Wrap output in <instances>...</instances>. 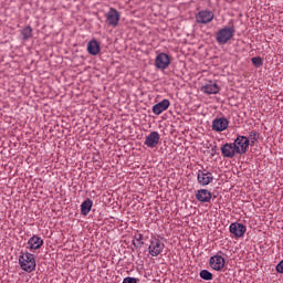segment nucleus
I'll return each mask as SVG.
<instances>
[{"instance_id": "obj_1", "label": "nucleus", "mask_w": 283, "mask_h": 283, "mask_svg": "<svg viewBox=\"0 0 283 283\" xmlns=\"http://www.w3.org/2000/svg\"><path fill=\"white\" fill-rule=\"evenodd\" d=\"M19 264L20 269L27 273H32V271L36 270V259L34 258V254L28 251L20 252Z\"/></svg>"}, {"instance_id": "obj_2", "label": "nucleus", "mask_w": 283, "mask_h": 283, "mask_svg": "<svg viewBox=\"0 0 283 283\" xmlns=\"http://www.w3.org/2000/svg\"><path fill=\"white\" fill-rule=\"evenodd\" d=\"M216 41L219 45H227L228 42L235 36V28L234 27H223L219 31L216 32Z\"/></svg>"}, {"instance_id": "obj_3", "label": "nucleus", "mask_w": 283, "mask_h": 283, "mask_svg": "<svg viewBox=\"0 0 283 283\" xmlns=\"http://www.w3.org/2000/svg\"><path fill=\"white\" fill-rule=\"evenodd\" d=\"M165 251V242L160 237H151L148 244V253L151 258H158Z\"/></svg>"}, {"instance_id": "obj_4", "label": "nucleus", "mask_w": 283, "mask_h": 283, "mask_svg": "<svg viewBox=\"0 0 283 283\" xmlns=\"http://www.w3.org/2000/svg\"><path fill=\"white\" fill-rule=\"evenodd\" d=\"M234 149H237V154L240 156L247 154V150L249 149V138L247 136L239 135L234 139Z\"/></svg>"}, {"instance_id": "obj_5", "label": "nucleus", "mask_w": 283, "mask_h": 283, "mask_svg": "<svg viewBox=\"0 0 283 283\" xmlns=\"http://www.w3.org/2000/svg\"><path fill=\"white\" fill-rule=\"evenodd\" d=\"M213 17L214 14L212 13V11L201 10L196 14L195 19L196 23H198L199 25H207V23H211L213 21Z\"/></svg>"}, {"instance_id": "obj_6", "label": "nucleus", "mask_w": 283, "mask_h": 283, "mask_svg": "<svg viewBox=\"0 0 283 283\" xmlns=\"http://www.w3.org/2000/svg\"><path fill=\"white\" fill-rule=\"evenodd\" d=\"M197 180L201 187H207V185H211V182H213V174L207 169L198 170Z\"/></svg>"}, {"instance_id": "obj_7", "label": "nucleus", "mask_w": 283, "mask_h": 283, "mask_svg": "<svg viewBox=\"0 0 283 283\" xmlns=\"http://www.w3.org/2000/svg\"><path fill=\"white\" fill-rule=\"evenodd\" d=\"M229 127V119L227 117H217L212 120V132L222 133Z\"/></svg>"}, {"instance_id": "obj_8", "label": "nucleus", "mask_w": 283, "mask_h": 283, "mask_svg": "<svg viewBox=\"0 0 283 283\" xmlns=\"http://www.w3.org/2000/svg\"><path fill=\"white\" fill-rule=\"evenodd\" d=\"M224 264H227V260L220 254H214L209 260V266L213 271H222L224 269Z\"/></svg>"}, {"instance_id": "obj_9", "label": "nucleus", "mask_w": 283, "mask_h": 283, "mask_svg": "<svg viewBox=\"0 0 283 283\" xmlns=\"http://www.w3.org/2000/svg\"><path fill=\"white\" fill-rule=\"evenodd\" d=\"M171 64V60L167 53H159L155 59V66L157 70H167Z\"/></svg>"}, {"instance_id": "obj_10", "label": "nucleus", "mask_w": 283, "mask_h": 283, "mask_svg": "<svg viewBox=\"0 0 283 283\" xmlns=\"http://www.w3.org/2000/svg\"><path fill=\"white\" fill-rule=\"evenodd\" d=\"M229 231L234 235V238H243L247 233V226L240 222H233L230 224Z\"/></svg>"}, {"instance_id": "obj_11", "label": "nucleus", "mask_w": 283, "mask_h": 283, "mask_svg": "<svg viewBox=\"0 0 283 283\" xmlns=\"http://www.w3.org/2000/svg\"><path fill=\"white\" fill-rule=\"evenodd\" d=\"M158 143H160V134L158 132H151L146 136L144 145L149 147V149H154V147H158Z\"/></svg>"}, {"instance_id": "obj_12", "label": "nucleus", "mask_w": 283, "mask_h": 283, "mask_svg": "<svg viewBox=\"0 0 283 283\" xmlns=\"http://www.w3.org/2000/svg\"><path fill=\"white\" fill-rule=\"evenodd\" d=\"M106 21L108 25H113L116 28L118 25V21H120V13L116 9H111L106 14Z\"/></svg>"}, {"instance_id": "obj_13", "label": "nucleus", "mask_w": 283, "mask_h": 283, "mask_svg": "<svg viewBox=\"0 0 283 283\" xmlns=\"http://www.w3.org/2000/svg\"><path fill=\"white\" fill-rule=\"evenodd\" d=\"M169 105H171L169 99L167 98L163 99L161 102L153 106V114H155L156 116H160L163 112H167V109H169Z\"/></svg>"}, {"instance_id": "obj_14", "label": "nucleus", "mask_w": 283, "mask_h": 283, "mask_svg": "<svg viewBox=\"0 0 283 283\" xmlns=\"http://www.w3.org/2000/svg\"><path fill=\"white\" fill-rule=\"evenodd\" d=\"M221 154L223 158H233L235 154H238V150L235 149L234 144H224L221 146Z\"/></svg>"}, {"instance_id": "obj_15", "label": "nucleus", "mask_w": 283, "mask_h": 283, "mask_svg": "<svg viewBox=\"0 0 283 283\" xmlns=\"http://www.w3.org/2000/svg\"><path fill=\"white\" fill-rule=\"evenodd\" d=\"M201 92H203V94H218L220 86H218V83L214 81H209L201 87Z\"/></svg>"}, {"instance_id": "obj_16", "label": "nucleus", "mask_w": 283, "mask_h": 283, "mask_svg": "<svg viewBox=\"0 0 283 283\" xmlns=\"http://www.w3.org/2000/svg\"><path fill=\"white\" fill-rule=\"evenodd\" d=\"M196 198L199 202H211L212 195L207 189H200L197 191Z\"/></svg>"}, {"instance_id": "obj_17", "label": "nucleus", "mask_w": 283, "mask_h": 283, "mask_svg": "<svg viewBox=\"0 0 283 283\" xmlns=\"http://www.w3.org/2000/svg\"><path fill=\"white\" fill-rule=\"evenodd\" d=\"M29 248L31 251H36V249H41V245L43 244V239L41 237L34 234L31 237L28 241Z\"/></svg>"}, {"instance_id": "obj_18", "label": "nucleus", "mask_w": 283, "mask_h": 283, "mask_svg": "<svg viewBox=\"0 0 283 283\" xmlns=\"http://www.w3.org/2000/svg\"><path fill=\"white\" fill-rule=\"evenodd\" d=\"M87 52L88 54H91L92 56H96L97 54L101 53V44H98V41L96 40H91L87 43Z\"/></svg>"}, {"instance_id": "obj_19", "label": "nucleus", "mask_w": 283, "mask_h": 283, "mask_svg": "<svg viewBox=\"0 0 283 283\" xmlns=\"http://www.w3.org/2000/svg\"><path fill=\"white\" fill-rule=\"evenodd\" d=\"M92 207H94V201L87 198L81 205V213L82 216H87L92 211Z\"/></svg>"}, {"instance_id": "obj_20", "label": "nucleus", "mask_w": 283, "mask_h": 283, "mask_svg": "<svg viewBox=\"0 0 283 283\" xmlns=\"http://www.w3.org/2000/svg\"><path fill=\"white\" fill-rule=\"evenodd\" d=\"M143 244H145V242L143 241V234H135L133 239V245L135 247V249H143Z\"/></svg>"}, {"instance_id": "obj_21", "label": "nucleus", "mask_w": 283, "mask_h": 283, "mask_svg": "<svg viewBox=\"0 0 283 283\" xmlns=\"http://www.w3.org/2000/svg\"><path fill=\"white\" fill-rule=\"evenodd\" d=\"M23 41H28L29 39H32V27L28 25L24 27L21 31Z\"/></svg>"}, {"instance_id": "obj_22", "label": "nucleus", "mask_w": 283, "mask_h": 283, "mask_svg": "<svg viewBox=\"0 0 283 283\" xmlns=\"http://www.w3.org/2000/svg\"><path fill=\"white\" fill-rule=\"evenodd\" d=\"M249 140V145H251V147L255 146V143H258V138H260V135H258L255 132H251L249 134V137H247Z\"/></svg>"}, {"instance_id": "obj_23", "label": "nucleus", "mask_w": 283, "mask_h": 283, "mask_svg": "<svg viewBox=\"0 0 283 283\" xmlns=\"http://www.w3.org/2000/svg\"><path fill=\"white\" fill-rule=\"evenodd\" d=\"M199 275L201 280H207V281L213 280V274L208 270H201Z\"/></svg>"}, {"instance_id": "obj_24", "label": "nucleus", "mask_w": 283, "mask_h": 283, "mask_svg": "<svg viewBox=\"0 0 283 283\" xmlns=\"http://www.w3.org/2000/svg\"><path fill=\"white\" fill-rule=\"evenodd\" d=\"M251 61L254 67H262V65H264V61L260 56L252 57Z\"/></svg>"}, {"instance_id": "obj_25", "label": "nucleus", "mask_w": 283, "mask_h": 283, "mask_svg": "<svg viewBox=\"0 0 283 283\" xmlns=\"http://www.w3.org/2000/svg\"><path fill=\"white\" fill-rule=\"evenodd\" d=\"M138 281L136 280V277H130V276H128V277H125L124 280H123V283H137Z\"/></svg>"}, {"instance_id": "obj_26", "label": "nucleus", "mask_w": 283, "mask_h": 283, "mask_svg": "<svg viewBox=\"0 0 283 283\" xmlns=\"http://www.w3.org/2000/svg\"><path fill=\"white\" fill-rule=\"evenodd\" d=\"M276 272H277V273H283V260L277 263V265H276Z\"/></svg>"}]
</instances>
